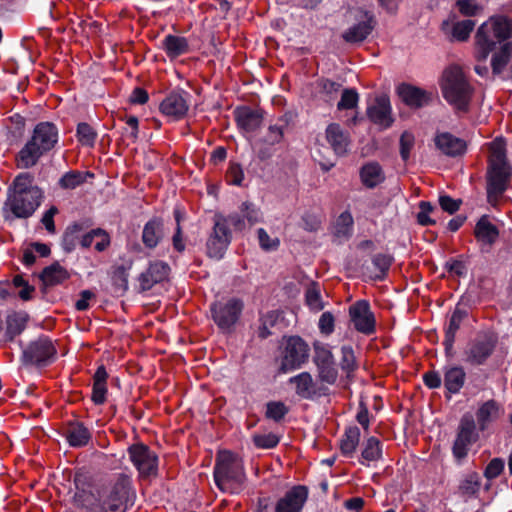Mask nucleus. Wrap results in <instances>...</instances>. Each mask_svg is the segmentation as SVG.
Masks as SVG:
<instances>
[{
	"label": "nucleus",
	"mask_w": 512,
	"mask_h": 512,
	"mask_svg": "<svg viewBox=\"0 0 512 512\" xmlns=\"http://www.w3.org/2000/svg\"><path fill=\"white\" fill-rule=\"evenodd\" d=\"M213 475L217 487L230 494L239 493L246 479L242 460L229 451L218 453Z\"/></svg>",
	"instance_id": "4"
},
{
	"label": "nucleus",
	"mask_w": 512,
	"mask_h": 512,
	"mask_svg": "<svg viewBox=\"0 0 512 512\" xmlns=\"http://www.w3.org/2000/svg\"><path fill=\"white\" fill-rule=\"evenodd\" d=\"M305 298L306 303L310 309L314 311H320L324 308V304L321 299L320 288L316 283H312L307 288Z\"/></svg>",
	"instance_id": "45"
},
{
	"label": "nucleus",
	"mask_w": 512,
	"mask_h": 512,
	"mask_svg": "<svg viewBox=\"0 0 512 512\" xmlns=\"http://www.w3.org/2000/svg\"><path fill=\"white\" fill-rule=\"evenodd\" d=\"M392 262H393V258H392V256H390L388 254H383V253L375 254L372 257V265L375 268L376 272L372 276V278L374 280H379V281L384 280L387 275V272L390 269Z\"/></svg>",
	"instance_id": "40"
},
{
	"label": "nucleus",
	"mask_w": 512,
	"mask_h": 512,
	"mask_svg": "<svg viewBox=\"0 0 512 512\" xmlns=\"http://www.w3.org/2000/svg\"><path fill=\"white\" fill-rule=\"evenodd\" d=\"M289 382L295 385V392L302 399L312 400L316 397L326 396L329 393L328 387L317 386L308 372H301L291 377Z\"/></svg>",
	"instance_id": "20"
},
{
	"label": "nucleus",
	"mask_w": 512,
	"mask_h": 512,
	"mask_svg": "<svg viewBox=\"0 0 512 512\" xmlns=\"http://www.w3.org/2000/svg\"><path fill=\"white\" fill-rule=\"evenodd\" d=\"M434 142L436 148L447 156L456 157L466 150V142L449 132L437 133Z\"/></svg>",
	"instance_id": "25"
},
{
	"label": "nucleus",
	"mask_w": 512,
	"mask_h": 512,
	"mask_svg": "<svg viewBox=\"0 0 512 512\" xmlns=\"http://www.w3.org/2000/svg\"><path fill=\"white\" fill-rule=\"evenodd\" d=\"M107 393L106 384H93L92 400L95 404L100 405L105 402Z\"/></svg>",
	"instance_id": "63"
},
{
	"label": "nucleus",
	"mask_w": 512,
	"mask_h": 512,
	"mask_svg": "<svg viewBox=\"0 0 512 512\" xmlns=\"http://www.w3.org/2000/svg\"><path fill=\"white\" fill-rule=\"evenodd\" d=\"M504 469V461L501 458H493L485 468L484 476L491 480L498 477Z\"/></svg>",
	"instance_id": "54"
},
{
	"label": "nucleus",
	"mask_w": 512,
	"mask_h": 512,
	"mask_svg": "<svg viewBox=\"0 0 512 512\" xmlns=\"http://www.w3.org/2000/svg\"><path fill=\"white\" fill-rule=\"evenodd\" d=\"M367 115L373 123L383 128L390 127L393 123V118L391 117V104L388 96L381 95L376 97L374 103L368 107Z\"/></svg>",
	"instance_id": "22"
},
{
	"label": "nucleus",
	"mask_w": 512,
	"mask_h": 512,
	"mask_svg": "<svg viewBox=\"0 0 512 512\" xmlns=\"http://www.w3.org/2000/svg\"><path fill=\"white\" fill-rule=\"evenodd\" d=\"M92 439L90 430L82 422H69L66 424V441L70 447L82 448Z\"/></svg>",
	"instance_id": "27"
},
{
	"label": "nucleus",
	"mask_w": 512,
	"mask_h": 512,
	"mask_svg": "<svg viewBox=\"0 0 512 512\" xmlns=\"http://www.w3.org/2000/svg\"><path fill=\"white\" fill-rule=\"evenodd\" d=\"M355 23L349 26L342 34V38L347 43L363 42L374 28L373 15L364 10H356L354 13Z\"/></svg>",
	"instance_id": "15"
},
{
	"label": "nucleus",
	"mask_w": 512,
	"mask_h": 512,
	"mask_svg": "<svg viewBox=\"0 0 512 512\" xmlns=\"http://www.w3.org/2000/svg\"><path fill=\"white\" fill-rule=\"evenodd\" d=\"M498 342V334L492 330L477 332L463 349V361L470 366L486 365L494 354Z\"/></svg>",
	"instance_id": "7"
},
{
	"label": "nucleus",
	"mask_w": 512,
	"mask_h": 512,
	"mask_svg": "<svg viewBox=\"0 0 512 512\" xmlns=\"http://www.w3.org/2000/svg\"><path fill=\"white\" fill-rule=\"evenodd\" d=\"M349 315L354 328L365 335L375 331V317L371 311L370 304L366 300H359L349 308Z\"/></svg>",
	"instance_id": "17"
},
{
	"label": "nucleus",
	"mask_w": 512,
	"mask_h": 512,
	"mask_svg": "<svg viewBox=\"0 0 512 512\" xmlns=\"http://www.w3.org/2000/svg\"><path fill=\"white\" fill-rule=\"evenodd\" d=\"M76 137L82 146L92 148L97 138L96 131L88 123H79L76 130Z\"/></svg>",
	"instance_id": "43"
},
{
	"label": "nucleus",
	"mask_w": 512,
	"mask_h": 512,
	"mask_svg": "<svg viewBox=\"0 0 512 512\" xmlns=\"http://www.w3.org/2000/svg\"><path fill=\"white\" fill-rule=\"evenodd\" d=\"M93 234L96 235L95 250L98 252L105 251L111 243L109 234L102 228L93 229Z\"/></svg>",
	"instance_id": "55"
},
{
	"label": "nucleus",
	"mask_w": 512,
	"mask_h": 512,
	"mask_svg": "<svg viewBox=\"0 0 512 512\" xmlns=\"http://www.w3.org/2000/svg\"><path fill=\"white\" fill-rule=\"evenodd\" d=\"M441 88L448 103L460 111L468 110L472 88L459 67L451 66L444 71Z\"/></svg>",
	"instance_id": "6"
},
{
	"label": "nucleus",
	"mask_w": 512,
	"mask_h": 512,
	"mask_svg": "<svg viewBox=\"0 0 512 512\" xmlns=\"http://www.w3.org/2000/svg\"><path fill=\"white\" fill-rule=\"evenodd\" d=\"M512 54V43L505 42L500 51L493 55L491 66L493 74H500L508 64Z\"/></svg>",
	"instance_id": "39"
},
{
	"label": "nucleus",
	"mask_w": 512,
	"mask_h": 512,
	"mask_svg": "<svg viewBox=\"0 0 512 512\" xmlns=\"http://www.w3.org/2000/svg\"><path fill=\"white\" fill-rule=\"evenodd\" d=\"M244 179V173L241 166L237 163L230 165L227 171V181L229 184L241 186Z\"/></svg>",
	"instance_id": "56"
},
{
	"label": "nucleus",
	"mask_w": 512,
	"mask_h": 512,
	"mask_svg": "<svg viewBox=\"0 0 512 512\" xmlns=\"http://www.w3.org/2000/svg\"><path fill=\"white\" fill-rule=\"evenodd\" d=\"M309 356V348L305 341L298 337L292 336L287 339L280 365V371L287 373L301 367Z\"/></svg>",
	"instance_id": "12"
},
{
	"label": "nucleus",
	"mask_w": 512,
	"mask_h": 512,
	"mask_svg": "<svg viewBox=\"0 0 512 512\" xmlns=\"http://www.w3.org/2000/svg\"><path fill=\"white\" fill-rule=\"evenodd\" d=\"M286 127L287 124L283 120H279L277 123L269 125L267 132L262 139L263 143L269 146L279 144L283 140L284 130Z\"/></svg>",
	"instance_id": "41"
},
{
	"label": "nucleus",
	"mask_w": 512,
	"mask_h": 512,
	"mask_svg": "<svg viewBox=\"0 0 512 512\" xmlns=\"http://www.w3.org/2000/svg\"><path fill=\"white\" fill-rule=\"evenodd\" d=\"M231 242V232L227 227L224 216L216 215L214 226L206 243L207 255L217 260L221 259Z\"/></svg>",
	"instance_id": "11"
},
{
	"label": "nucleus",
	"mask_w": 512,
	"mask_h": 512,
	"mask_svg": "<svg viewBox=\"0 0 512 512\" xmlns=\"http://www.w3.org/2000/svg\"><path fill=\"white\" fill-rule=\"evenodd\" d=\"M164 237V225L158 218L149 220L143 227L142 242L146 248L153 249Z\"/></svg>",
	"instance_id": "30"
},
{
	"label": "nucleus",
	"mask_w": 512,
	"mask_h": 512,
	"mask_svg": "<svg viewBox=\"0 0 512 512\" xmlns=\"http://www.w3.org/2000/svg\"><path fill=\"white\" fill-rule=\"evenodd\" d=\"M466 372L462 366L453 365L444 368V387L451 394H457L463 388Z\"/></svg>",
	"instance_id": "29"
},
{
	"label": "nucleus",
	"mask_w": 512,
	"mask_h": 512,
	"mask_svg": "<svg viewBox=\"0 0 512 512\" xmlns=\"http://www.w3.org/2000/svg\"><path fill=\"white\" fill-rule=\"evenodd\" d=\"M134 498L129 479L121 477L112 487L102 507L104 512H125L134 504Z\"/></svg>",
	"instance_id": "10"
},
{
	"label": "nucleus",
	"mask_w": 512,
	"mask_h": 512,
	"mask_svg": "<svg viewBox=\"0 0 512 512\" xmlns=\"http://www.w3.org/2000/svg\"><path fill=\"white\" fill-rule=\"evenodd\" d=\"M58 212L57 208L52 206L51 208H49L43 215L42 219H41V222L42 224L44 225L45 229L50 232V233H53L55 231V225H54V221H53V218L55 216V214Z\"/></svg>",
	"instance_id": "64"
},
{
	"label": "nucleus",
	"mask_w": 512,
	"mask_h": 512,
	"mask_svg": "<svg viewBox=\"0 0 512 512\" xmlns=\"http://www.w3.org/2000/svg\"><path fill=\"white\" fill-rule=\"evenodd\" d=\"M397 93L401 100L412 108L427 106L433 98L431 92L410 84H401L397 88Z\"/></svg>",
	"instance_id": "23"
},
{
	"label": "nucleus",
	"mask_w": 512,
	"mask_h": 512,
	"mask_svg": "<svg viewBox=\"0 0 512 512\" xmlns=\"http://www.w3.org/2000/svg\"><path fill=\"white\" fill-rule=\"evenodd\" d=\"M244 304L238 298L217 301L211 305V314L216 325L223 331L230 330L239 320Z\"/></svg>",
	"instance_id": "9"
},
{
	"label": "nucleus",
	"mask_w": 512,
	"mask_h": 512,
	"mask_svg": "<svg viewBox=\"0 0 512 512\" xmlns=\"http://www.w3.org/2000/svg\"><path fill=\"white\" fill-rule=\"evenodd\" d=\"M253 443L257 448L271 449L279 443V437L273 433L256 434L253 436Z\"/></svg>",
	"instance_id": "50"
},
{
	"label": "nucleus",
	"mask_w": 512,
	"mask_h": 512,
	"mask_svg": "<svg viewBox=\"0 0 512 512\" xmlns=\"http://www.w3.org/2000/svg\"><path fill=\"white\" fill-rule=\"evenodd\" d=\"M360 441V430L353 426L346 429L341 441L340 449L346 457H352Z\"/></svg>",
	"instance_id": "37"
},
{
	"label": "nucleus",
	"mask_w": 512,
	"mask_h": 512,
	"mask_svg": "<svg viewBox=\"0 0 512 512\" xmlns=\"http://www.w3.org/2000/svg\"><path fill=\"white\" fill-rule=\"evenodd\" d=\"M474 234L480 243L492 246L499 237V230L490 222L488 217L484 215L476 223Z\"/></svg>",
	"instance_id": "31"
},
{
	"label": "nucleus",
	"mask_w": 512,
	"mask_h": 512,
	"mask_svg": "<svg viewBox=\"0 0 512 512\" xmlns=\"http://www.w3.org/2000/svg\"><path fill=\"white\" fill-rule=\"evenodd\" d=\"M326 140L337 156H345L350 147V135L339 124L331 123L327 126Z\"/></svg>",
	"instance_id": "24"
},
{
	"label": "nucleus",
	"mask_w": 512,
	"mask_h": 512,
	"mask_svg": "<svg viewBox=\"0 0 512 512\" xmlns=\"http://www.w3.org/2000/svg\"><path fill=\"white\" fill-rule=\"evenodd\" d=\"M316 367L318 370V377L322 382L327 383L329 385H332L336 382L338 377V371L336 369L335 362L318 365Z\"/></svg>",
	"instance_id": "48"
},
{
	"label": "nucleus",
	"mask_w": 512,
	"mask_h": 512,
	"mask_svg": "<svg viewBox=\"0 0 512 512\" xmlns=\"http://www.w3.org/2000/svg\"><path fill=\"white\" fill-rule=\"evenodd\" d=\"M307 499V487L294 486L277 500L274 512H302Z\"/></svg>",
	"instance_id": "18"
},
{
	"label": "nucleus",
	"mask_w": 512,
	"mask_h": 512,
	"mask_svg": "<svg viewBox=\"0 0 512 512\" xmlns=\"http://www.w3.org/2000/svg\"><path fill=\"white\" fill-rule=\"evenodd\" d=\"M439 204L444 211L453 214L459 209L461 200H455L448 195H442L439 197Z\"/></svg>",
	"instance_id": "60"
},
{
	"label": "nucleus",
	"mask_w": 512,
	"mask_h": 512,
	"mask_svg": "<svg viewBox=\"0 0 512 512\" xmlns=\"http://www.w3.org/2000/svg\"><path fill=\"white\" fill-rule=\"evenodd\" d=\"M288 411V407L280 401H271L266 405V417L275 422L281 421Z\"/></svg>",
	"instance_id": "47"
},
{
	"label": "nucleus",
	"mask_w": 512,
	"mask_h": 512,
	"mask_svg": "<svg viewBox=\"0 0 512 512\" xmlns=\"http://www.w3.org/2000/svg\"><path fill=\"white\" fill-rule=\"evenodd\" d=\"M190 95L185 91H173L160 103V111L171 120L184 118L190 107Z\"/></svg>",
	"instance_id": "16"
},
{
	"label": "nucleus",
	"mask_w": 512,
	"mask_h": 512,
	"mask_svg": "<svg viewBox=\"0 0 512 512\" xmlns=\"http://www.w3.org/2000/svg\"><path fill=\"white\" fill-rule=\"evenodd\" d=\"M129 458L138 470L140 476L156 475L158 457L147 445L135 444L128 448Z\"/></svg>",
	"instance_id": "14"
},
{
	"label": "nucleus",
	"mask_w": 512,
	"mask_h": 512,
	"mask_svg": "<svg viewBox=\"0 0 512 512\" xmlns=\"http://www.w3.org/2000/svg\"><path fill=\"white\" fill-rule=\"evenodd\" d=\"M318 85L321 88V91L330 97H332L334 94H337L341 87L339 83L328 79H321Z\"/></svg>",
	"instance_id": "62"
},
{
	"label": "nucleus",
	"mask_w": 512,
	"mask_h": 512,
	"mask_svg": "<svg viewBox=\"0 0 512 512\" xmlns=\"http://www.w3.org/2000/svg\"><path fill=\"white\" fill-rule=\"evenodd\" d=\"M490 150L487 198L494 205L510 184L512 168L507 161L505 143L502 140L493 141Z\"/></svg>",
	"instance_id": "3"
},
{
	"label": "nucleus",
	"mask_w": 512,
	"mask_h": 512,
	"mask_svg": "<svg viewBox=\"0 0 512 512\" xmlns=\"http://www.w3.org/2000/svg\"><path fill=\"white\" fill-rule=\"evenodd\" d=\"M335 362L332 352L328 345L315 342L314 343V363L316 366Z\"/></svg>",
	"instance_id": "46"
},
{
	"label": "nucleus",
	"mask_w": 512,
	"mask_h": 512,
	"mask_svg": "<svg viewBox=\"0 0 512 512\" xmlns=\"http://www.w3.org/2000/svg\"><path fill=\"white\" fill-rule=\"evenodd\" d=\"M382 457V445L376 437H369L363 445L359 462L362 465H369L370 462L378 461Z\"/></svg>",
	"instance_id": "35"
},
{
	"label": "nucleus",
	"mask_w": 512,
	"mask_h": 512,
	"mask_svg": "<svg viewBox=\"0 0 512 512\" xmlns=\"http://www.w3.org/2000/svg\"><path fill=\"white\" fill-rule=\"evenodd\" d=\"M318 326L321 333L331 334L334 331V316L330 312H324L320 316Z\"/></svg>",
	"instance_id": "59"
},
{
	"label": "nucleus",
	"mask_w": 512,
	"mask_h": 512,
	"mask_svg": "<svg viewBox=\"0 0 512 512\" xmlns=\"http://www.w3.org/2000/svg\"><path fill=\"white\" fill-rule=\"evenodd\" d=\"M469 310L468 308L461 302L457 303L454 311L452 312L448 324L445 327V338L443 341V345L445 348V354L447 356H453L454 354V342L456 339V334L463 321L468 317Z\"/></svg>",
	"instance_id": "19"
},
{
	"label": "nucleus",
	"mask_w": 512,
	"mask_h": 512,
	"mask_svg": "<svg viewBox=\"0 0 512 512\" xmlns=\"http://www.w3.org/2000/svg\"><path fill=\"white\" fill-rule=\"evenodd\" d=\"M360 179L365 187L372 189L385 180V174L379 163L368 162L360 169Z\"/></svg>",
	"instance_id": "32"
},
{
	"label": "nucleus",
	"mask_w": 512,
	"mask_h": 512,
	"mask_svg": "<svg viewBox=\"0 0 512 512\" xmlns=\"http://www.w3.org/2000/svg\"><path fill=\"white\" fill-rule=\"evenodd\" d=\"M503 413L504 409L502 405L494 399L479 403L474 418L479 431L483 432L487 430Z\"/></svg>",
	"instance_id": "21"
},
{
	"label": "nucleus",
	"mask_w": 512,
	"mask_h": 512,
	"mask_svg": "<svg viewBox=\"0 0 512 512\" xmlns=\"http://www.w3.org/2000/svg\"><path fill=\"white\" fill-rule=\"evenodd\" d=\"M162 48L170 59L188 53L189 43L185 37L168 34L162 40Z\"/></svg>",
	"instance_id": "33"
},
{
	"label": "nucleus",
	"mask_w": 512,
	"mask_h": 512,
	"mask_svg": "<svg viewBox=\"0 0 512 512\" xmlns=\"http://www.w3.org/2000/svg\"><path fill=\"white\" fill-rule=\"evenodd\" d=\"M175 218H176V222H177V227H176V232L172 238V243H173L174 249L181 253L185 250V243H184L183 237H182V230H181V226H180V216L178 215V213H176Z\"/></svg>",
	"instance_id": "61"
},
{
	"label": "nucleus",
	"mask_w": 512,
	"mask_h": 512,
	"mask_svg": "<svg viewBox=\"0 0 512 512\" xmlns=\"http://www.w3.org/2000/svg\"><path fill=\"white\" fill-rule=\"evenodd\" d=\"M59 130L52 122L38 123L30 139L17 155V166L27 169L36 165L40 157L58 143Z\"/></svg>",
	"instance_id": "2"
},
{
	"label": "nucleus",
	"mask_w": 512,
	"mask_h": 512,
	"mask_svg": "<svg viewBox=\"0 0 512 512\" xmlns=\"http://www.w3.org/2000/svg\"><path fill=\"white\" fill-rule=\"evenodd\" d=\"M28 316L24 312H15L7 316L5 336L8 340H13L25 328Z\"/></svg>",
	"instance_id": "36"
},
{
	"label": "nucleus",
	"mask_w": 512,
	"mask_h": 512,
	"mask_svg": "<svg viewBox=\"0 0 512 512\" xmlns=\"http://www.w3.org/2000/svg\"><path fill=\"white\" fill-rule=\"evenodd\" d=\"M238 127L246 132H253L260 127L263 121V112L248 106L238 107L234 111Z\"/></svg>",
	"instance_id": "26"
},
{
	"label": "nucleus",
	"mask_w": 512,
	"mask_h": 512,
	"mask_svg": "<svg viewBox=\"0 0 512 512\" xmlns=\"http://www.w3.org/2000/svg\"><path fill=\"white\" fill-rule=\"evenodd\" d=\"M358 99L359 96L355 89H345L342 92L341 99L337 104V108L339 110L353 109L357 106Z\"/></svg>",
	"instance_id": "49"
},
{
	"label": "nucleus",
	"mask_w": 512,
	"mask_h": 512,
	"mask_svg": "<svg viewBox=\"0 0 512 512\" xmlns=\"http://www.w3.org/2000/svg\"><path fill=\"white\" fill-rule=\"evenodd\" d=\"M94 174L89 171H66V190L82 187L88 179H93Z\"/></svg>",
	"instance_id": "42"
},
{
	"label": "nucleus",
	"mask_w": 512,
	"mask_h": 512,
	"mask_svg": "<svg viewBox=\"0 0 512 512\" xmlns=\"http://www.w3.org/2000/svg\"><path fill=\"white\" fill-rule=\"evenodd\" d=\"M475 22L472 20H462L453 24L452 36L458 41H465L468 39L470 33L474 29Z\"/></svg>",
	"instance_id": "44"
},
{
	"label": "nucleus",
	"mask_w": 512,
	"mask_h": 512,
	"mask_svg": "<svg viewBox=\"0 0 512 512\" xmlns=\"http://www.w3.org/2000/svg\"><path fill=\"white\" fill-rule=\"evenodd\" d=\"M40 279L42 281L43 288L47 290L62 283L64 280V270L59 262H55L43 269L40 274Z\"/></svg>",
	"instance_id": "34"
},
{
	"label": "nucleus",
	"mask_w": 512,
	"mask_h": 512,
	"mask_svg": "<svg viewBox=\"0 0 512 512\" xmlns=\"http://www.w3.org/2000/svg\"><path fill=\"white\" fill-rule=\"evenodd\" d=\"M415 137L411 132L405 131L400 137V155L403 161H407L414 147Z\"/></svg>",
	"instance_id": "51"
},
{
	"label": "nucleus",
	"mask_w": 512,
	"mask_h": 512,
	"mask_svg": "<svg viewBox=\"0 0 512 512\" xmlns=\"http://www.w3.org/2000/svg\"><path fill=\"white\" fill-rule=\"evenodd\" d=\"M481 486L480 475L476 472H470L464 476L459 485V492L462 496H475Z\"/></svg>",
	"instance_id": "38"
},
{
	"label": "nucleus",
	"mask_w": 512,
	"mask_h": 512,
	"mask_svg": "<svg viewBox=\"0 0 512 512\" xmlns=\"http://www.w3.org/2000/svg\"><path fill=\"white\" fill-rule=\"evenodd\" d=\"M241 212L244 213V218L250 226L261 221L260 210L250 202H244L241 205Z\"/></svg>",
	"instance_id": "53"
},
{
	"label": "nucleus",
	"mask_w": 512,
	"mask_h": 512,
	"mask_svg": "<svg viewBox=\"0 0 512 512\" xmlns=\"http://www.w3.org/2000/svg\"><path fill=\"white\" fill-rule=\"evenodd\" d=\"M258 240L260 247L266 251L275 250L279 246V240L271 239L263 228L258 229Z\"/></svg>",
	"instance_id": "57"
},
{
	"label": "nucleus",
	"mask_w": 512,
	"mask_h": 512,
	"mask_svg": "<svg viewBox=\"0 0 512 512\" xmlns=\"http://www.w3.org/2000/svg\"><path fill=\"white\" fill-rule=\"evenodd\" d=\"M341 368L347 373L356 368V361L353 348L351 346H342L341 348Z\"/></svg>",
	"instance_id": "52"
},
{
	"label": "nucleus",
	"mask_w": 512,
	"mask_h": 512,
	"mask_svg": "<svg viewBox=\"0 0 512 512\" xmlns=\"http://www.w3.org/2000/svg\"><path fill=\"white\" fill-rule=\"evenodd\" d=\"M43 198L44 193L34 183V177L30 173L19 174L8 188L3 207L5 219L12 221L16 218L31 217L41 205Z\"/></svg>",
	"instance_id": "1"
},
{
	"label": "nucleus",
	"mask_w": 512,
	"mask_h": 512,
	"mask_svg": "<svg viewBox=\"0 0 512 512\" xmlns=\"http://www.w3.org/2000/svg\"><path fill=\"white\" fill-rule=\"evenodd\" d=\"M457 7L465 16H474L481 10L475 0H458Z\"/></svg>",
	"instance_id": "58"
},
{
	"label": "nucleus",
	"mask_w": 512,
	"mask_h": 512,
	"mask_svg": "<svg viewBox=\"0 0 512 512\" xmlns=\"http://www.w3.org/2000/svg\"><path fill=\"white\" fill-rule=\"evenodd\" d=\"M512 36V21L506 17H495L483 23L476 34L477 60L485 62L498 43Z\"/></svg>",
	"instance_id": "5"
},
{
	"label": "nucleus",
	"mask_w": 512,
	"mask_h": 512,
	"mask_svg": "<svg viewBox=\"0 0 512 512\" xmlns=\"http://www.w3.org/2000/svg\"><path fill=\"white\" fill-rule=\"evenodd\" d=\"M169 266L165 262L156 261L140 275V285L143 290H149L154 284L165 280L169 274Z\"/></svg>",
	"instance_id": "28"
},
{
	"label": "nucleus",
	"mask_w": 512,
	"mask_h": 512,
	"mask_svg": "<svg viewBox=\"0 0 512 512\" xmlns=\"http://www.w3.org/2000/svg\"><path fill=\"white\" fill-rule=\"evenodd\" d=\"M55 353L52 341L40 337L30 342L23 350L22 361L25 365L45 366L54 359Z\"/></svg>",
	"instance_id": "13"
},
{
	"label": "nucleus",
	"mask_w": 512,
	"mask_h": 512,
	"mask_svg": "<svg viewBox=\"0 0 512 512\" xmlns=\"http://www.w3.org/2000/svg\"><path fill=\"white\" fill-rule=\"evenodd\" d=\"M478 431L474 417L469 413L464 414L460 419L452 447V453L457 460H462L468 455L471 446L479 439Z\"/></svg>",
	"instance_id": "8"
}]
</instances>
